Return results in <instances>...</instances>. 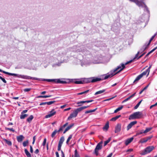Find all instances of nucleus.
<instances>
[{"label":"nucleus","instance_id":"obj_34","mask_svg":"<svg viewBox=\"0 0 157 157\" xmlns=\"http://www.w3.org/2000/svg\"><path fill=\"white\" fill-rule=\"evenodd\" d=\"M96 109H97V108H96L94 109H93V110H90L86 111H85V113H92V112H94L96 110Z\"/></svg>","mask_w":157,"mask_h":157},{"label":"nucleus","instance_id":"obj_25","mask_svg":"<svg viewBox=\"0 0 157 157\" xmlns=\"http://www.w3.org/2000/svg\"><path fill=\"white\" fill-rule=\"evenodd\" d=\"M142 75L140 74L134 80L133 83L136 82L137 81H138L142 77Z\"/></svg>","mask_w":157,"mask_h":157},{"label":"nucleus","instance_id":"obj_56","mask_svg":"<svg viewBox=\"0 0 157 157\" xmlns=\"http://www.w3.org/2000/svg\"><path fill=\"white\" fill-rule=\"evenodd\" d=\"M140 52H138L137 53V54L135 56V58H134V59H138L137 58H138V55L140 53Z\"/></svg>","mask_w":157,"mask_h":157},{"label":"nucleus","instance_id":"obj_43","mask_svg":"<svg viewBox=\"0 0 157 157\" xmlns=\"http://www.w3.org/2000/svg\"><path fill=\"white\" fill-rule=\"evenodd\" d=\"M149 85H147V86L145 87L139 93V94H141L145 90H146L148 87Z\"/></svg>","mask_w":157,"mask_h":157},{"label":"nucleus","instance_id":"obj_44","mask_svg":"<svg viewBox=\"0 0 157 157\" xmlns=\"http://www.w3.org/2000/svg\"><path fill=\"white\" fill-rule=\"evenodd\" d=\"M110 140V139L109 138L107 140L105 141L104 143V146L106 145L108 143Z\"/></svg>","mask_w":157,"mask_h":157},{"label":"nucleus","instance_id":"obj_10","mask_svg":"<svg viewBox=\"0 0 157 157\" xmlns=\"http://www.w3.org/2000/svg\"><path fill=\"white\" fill-rule=\"evenodd\" d=\"M157 32L156 33H155L154 34V35L151 37L150 40H149V42L148 43L147 45L145 44L143 46V48L141 49V51H144L147 48L148 46L150 44L151 41L153 40V39L154 38L155 36L157 35Z\"/></svg>","mask_w":157,"mask_h":157},{"label":"nucleus","instance_id":"obj_12","mask_svg":"<svg viewBox=\"0 0 157 157\" xmlns=\"http://www.w3.org/2000/svg\"><path fill=\"white\" fill-rule=\"evenodd\" d=\"M56 113V112L55 111L54 109H53L49 112L48 114L45 116V118H49L54 115Z\"/></svg>","mask_w":157,"mask_h":157},{"label":"nucleus","instance_id":"obj_41","mask_svg":"<svg viewBox=\"0 0 157 157\" xmlns=\"http://www.w3.org/2000/svg\"><path fill=\"white\" fill-rule=\"evenodd\" d=\"M28 143L29 142L28 140L24 141L23 143V146L24 147H26L28 145Z\"/></svg>","mask_w":157,"mask_h":157},{"label":"nucleus","instance_id":"obj_57","mask_svg":"<svg viewBox=\"0 0 157 157\" xmlns=\"http://www.w3.org/2000/svg\"><path fill=\"white\" fill-rule=\"evenodd\" d=\"M157 48V47H155L154 49H152L151 51H150L149 52L150 54L153 52L154 51H155Z\"/></svg>","mask_w":157,"mask_h":157},{"label":"nucleus","instance_id":"obj_8","mask_svg":"<svg viewBox=\"0 0 157 157\" xmlns=\"http://www.w3.org/2000/svg\"><path fill=\"white\" fill-rule=\"evenodd\" d=\"M92 63V62L89 60H83L81 61V65L82 67H87L90 65Z\"/></svg>","mask_w":157,"mask_h":157},{"label":"nucleus","instance_id":"obj_4","mask_svg":"<svg viewBox=\"0 0 157 157\" xmlns=\"http://www.w3.org/2000/svg\"><path fill=\"white\" fill-rule=\"evenodd\" d=\"M143 116V114L141 112H137L134 113L130 115L129 117V120L139 119Z\"/></svg>","mask_w":157,"mask_h":157},{"label":"nucleus","instance_id":"obj_33","mask_svg":"<svg viewBox=\"0 0 157 157\" xmlns=\"http://www.w3.org/2000/svg\"><path fill=\"white\" fill-rule=\"evenodd\" d=\"M4 140L8 145L10 146L12 145V143L10 141L6 139H4Z\"/></svg>","mask_w":157,"mask_h":157},{"label":"nucleus","instance_id":"obj_60","mask_svg":"<svg viewBox=\"0 0 157 157\" xmlns=\"http://www.w3.org/2000/svg\"><path fill=\"white\" fill-rule=\"evenodd\" d=\"M133 151V149H128L127 151H126V152H131V151Z\"/></svg>","mask_w":157,"mask_h":157},{"label":"nucleus","instance_id":"obj_6","mask_svg":"<svg viewBox=\"0 0 157 157\" xmlns=\"http://www.w3.org/2000/svg\"><path fill=\"white\" fill-rule=\"evenodd\" d=\"M101 80L100 78L91 77L88 78H83L84 82L85 83L94 82L100 81Z\"/></svg>","mask_w":157,"mask_h":157},{"label":"nucleus","instance_id":"obj_51","mask_svg":"<svg viewBox=\"0 0 157 157\" xmlns=\"http://www.w3.org/2000/svg\"><path fill=\"white\" fill-rule=\"evenodd\" d=\"M144 131L143 130H141V131H140L139 132H137V134L140 135L141 134H142V133H144Z\"/></svg>","mask_w":157,"mask_h":157},{"label":"nucleus","instance_id":"obj_39","mask_svg":"<svg viewBox=\"0 0 157 157\" xmlns=\"http://www.w3.org/2000/svg\"><path fill=\"white\" fill-rule=\"evenodd\" d=\"M74 124H71V125H69L66 128V129L68 131L74 125Z\"/></svg>","mask_w":157,"mask_h":157},{"label":"nucleus","instance_id":"obj_19","mask_svg":"<svg viewBox=\"0 0 157 157\" xmlns=\"http://www.w3.org/2000/svg\"><path fill=\"white\" fill-rule=\"evenodd\" d=\"M89 106H87L81 107L80 108L76 109H75V110L78 113L81 112L82 110L88 107Z\"/></svg>","mask_w":157,"mask_h":157},{"label":"nucleus","instance_id":"obj_14","mask_svg":"<svg viewBox=\"0 0 157 157\" xmlns=\"http://www.w3.org/2000/svg\"><path fill=\"white\" fill-rule=\"evenodd\" d=\"M137 121H133L131 122L129 124L127 127V130L128 131L134 125L136 124Z\"/></svg>","mask_w":157,"mask_h":157},{"label":"nucleus","instance_id":"obj_55","mask_svg":"<svg viewBox=\"0 0 157 157\" xmlns=\"http://www.w3.org/2000/svg\"><path fill=\"white\" fill-rule=\"evenodd\" d=\"M64 128V127H63V126H62V127H61L59 129V130L57 131L58 132H59L61 131L62 130H63V128Z\"/></svg>","mask_w":157,"mask_h":157},{"label":"nucleus","instance_id":"obj_3","mask_svg":"<svg viewBox=\"0 0 157 157\" xmlns=\"http://www.w3.org/2000/svg\"><path fill=\"white\" fill-rule=\"evenodd\" d=\"M40 80L39 81H46L48 82H53L55 83L65 84L67 83L66 82L64 81V79H45L43 78H40Z\"/></svg>","mask_w":157,"mask_h":157},{"label":"nucleus","instance_id":"obj_35","mask_svg":"<svg viewBox=\"0 0 157 157\" xmlns=\"http://www.w3.org/2000/svg\"><path fill=\"white\" fill-rule=\"evenodd\" d=\"M27 116L28 115L27 114H21L20 116V118L21 119H23L25 117H27Z\"/></svg>","mask_w":157,"mask_h":157},{"label":"nucleus","instance_id":"obj_9","mask_svg":"<svg viewBox=\"0 0 157 157\" xmlns=\"http://www.w3.org/2000/svg\"><path fill=\"white\" fill-rule=\"evenodd\" d=\"M103 62L102 58L101 57H100L95 58L92 63H93L94 64H99L102 63Z\"/></svg>","mask_w":157,"mask_h":157},{"label":"nucleus","instance_id":"obj_50","mask_svg":"<svg viewBox=\"0 0 157 157\" xmlns=\"http://www.w3.org/2000/svg\"><path fill=\"white\" fill-rule=\"evenodd\" d=\"M46 138H44L42 144L43 146H44L45 145L46 142Z\"/></svg>","mask_w":157,"mask_h":157},{"label":"nucleus","instance_id":"obj_30","mask_svg":"<svg viewBox=\"0 0 157 157\" xmlns=\"http://www.w3.org/2000/svg\"><path fill=\"white\" fill-rule=\"evenodd\" d=\"M121 116L120 115L119 116H116L115 117H113L110 120V121H115L118 118L120 117Z\"/></svg>","mask_w":157,"mask_h":157},{"label":"nucleus","instance_id":"obj_17","mask_svg":"<svg viewBox=\"0 0 157 157\" xmlns=\"http://www.w3.org/2000/svg\"><path fill=\"white\" fill-rule=\"evenodd\" d=\"M121 124H118L115 127V133H117L121 131Z\"/></svg>","mask_w":157,"mask_h":157},{"label":"nucleus","instance_id":"obj_32","mask_svg":"<svg viewBox=\"0 0 157 157\" xmlns=\"http://www.w3.org/2000/svg\"><path fill=\"white\" fill-rule=\"evenodd\" d=\"M152 128H146L145 130L144 131V133H147L148 132L150 131L152 129Z\"/></svg>","mask_w":157,"mask_h":157},{"label":"nucleus","instance_id":"obj_63","mask_svg":"<svg viewBox=\"0 0 157 157\" xmlns=\"http://www.w3.org/2000/svg\"><path fill=\"white\" fill-rule=\"evenodd\" d=\"M135 93H134V94L131 95L128 98H131L132 97H133L135 95Z\"/></svg>","mask_w":157,"mask_h":157},{"label":"nucleus","instance_id":"obj_37","mask_svg":"<svg viewBox=\"0 0 157 157\" xmlns=\"http://www.w3.org/2000/svg\"><path fill=\"white\" fill-rule=\"evenodd\" d=\"M74 157H80L76 150H75V151Z\"/></svg>","mask_w":157,"mask_h":157},{"label":"nucleus","instance_id":"obj_38","mask_svg":"<svg viewBox=\"0 0 157 157\" xmlns=\"http://www.w3.org/2000/svg\"><path fill=\"white\" fill-rule=\"evenodd\" d=\"M57 132H58L57 130H55L53 132L51 135L52 137H54Z\"/></svg>","mask_w":157,"mask_h":157},{"label":"nucleus","instance_id":"obj_13","mask_svg":"<svg viewBox=\"0 0 157 157\" xmlns=\"http://www.w3.org/2000/svg\"><path fill=\"white\" fill-rule=\"evenodd\" d=\"M73 82L76 84H82L84 83L83 78L81 79H73Z\"/></svg>","mask_w":157,"mask_h":157},{"label":"nucleus","instance_id":"obj_58","mask_svg":"<svg viewBox=\"0 0 157 157\" xmlns=\"http://www.w3.org/2000/svg\"><path fill=\"white\" fill-rule=\"evenodd\" d=\"M157 48V47H155L154 49H152L151 51H150L149 52L150 54L153 52L154 51H155Z\"/></svg>","mask_w":157,"mask_h":157},{"label":"nucleus","instance_id":"obj_40","mask_svg":"<svg viewBox=\"0 0 157 157\" xmlns=\"http://www.w3.org/2000/svg\"><path fill=\"white\" fill-rule=\"evenodd\" d=\"M72 137V135H71L69 136L68 137V138L67 140V141H66V143L67 144H68V142H69L70 140L71 139Z\"/></svg>","mask_w":157,"mask_h":157},{"label":"nucleus","instance_id":"obj_53","mask_svg":"<svg viewBox=\"0 0 157 157\" xmlns=\"http://www.w3.org/2000/svg\"><path fill=\"white\" fill-rule=\"evenodd\" d=\"M157 105V102L155 104L152 105L150 106V109H151L152 107H155Z\"/></svg>","mask_w":157,"mask_h":157},{"label":"nucleus","instance_id":"obj_15","mask_svg":"<svg viewBox=\"0 0 157 157\" xmlns=\"http://www.w3.org/2000/svg\"><path fill=\"white\" fill-rule=\"evenodd\" d=\"M77 115L78 113L75 110L72 113H71L70 116L68 117V120H69V119L71 118L76 117L77 116Z\"/></svg>","mask_w":157,"mask_h":157},{"label":"nucleus","instance_id":"obj_45","mask_svg":"<svg viewBox=\"0 0 157 157\" xmlns=\"http://www.w3.org/2000/svg\"><path fill=\"white\" fill-rule=\"evenodd\" d=\"M89 90H87L86 91H84L83 92L79 93L78 94H77L78 95H81V94H84L88 92H89Z\"/></svg>","mask_w":157,"mask_h":157},{"label":"nucleus","instance_id":"obj_5","mask_svg":"<svg viewBox=\"0 0 157 157\" xmlns=\"http://www.w3.org/2000/svg\"><path fill=\"white\" fill-rule=\"evenodd\" d=\"M155 148V147L153 146H151L147 147L140 153L142 155H144L148 154L151 152Z\"/></svg>","mask_w":157,"mask_h":157},{"label":"nucleus","instance_id":"obj_1","mask_svg":"<svg viewBox=\"0 0 157 157\" xmlns=\"http://www.w3.org/2000/svg\"><path fill=\"white\" fill-rule=\"evenodd\" d=\"M132 60L124 64L123 63L121 64L118 66L117 68L114 70L113 71H111L110 72L105 75L104 78V79H106L109 78H110L116 74L117 73L120 72L125 68V65L132 62Z\"/></svg>","mask_w":157,"mask_h":157},{"label":"nucleus","instance_id":"obj_16","mask_svg":"<svg viewBox=\"0 0 157 157\" xmlns=\"http://www.w3.org/2000/svg\"><path fill=\"white\" fill-rule=\"evenodd\" d=\"M151 67V66L150 65L148 68L147 70L140 74V75H142V77H143L144 75H145L147 74V75H149L150 72V70Z\"/></svg>","mask_w":157,"mask_h":157},{"label":"nucleus","instance_id":"obj_20","mask_svg":"<svg viewBox=\"0 0 157 157\" xmlns=\"http://www.w3.org/2000/svg\"><path fill=\"white\" fill-rule=\"evenodd\" d=\"M152 137V136H148L147 138L143 139L140 141V142L141 143H144L147 142L148 140H150Z\"/></svg>","mask_w":157,"mask_h":157},{"label":"nucleus","instance_id":"obj_61","mask_svg":"<svg viewBox=\"0 0 157 157\" xmlns=\"http://www.w3.org/2000/svg\"><path fill=\"white\" fill-rule=\"evenodd\" d=\"M30 151L31 153H33V148L31 146H30Z\"/></svg>","mask_w":157,"mask_h":157},{"label":"nucleus","instance_id":"obj_22","mask_svg":"<svg viewBox=\"0 0 157 157\" xmlns=\"http://www.w3.org/2000/svg\"><path fill=\"white\" fill-rule=\"evenodd\" d=\"M92 101H93L92 100H90V101H81L80 102H78L77 103V104H79V105H78V106H80L82 105L81 104L84 103L86 102L89 103V102H91Z\"/></svg>","mask_w":157,"mask_h":157},{"label":"nucleus","instance_id":"obj_52","mask_svg":"<svg viewBox=\"0 0 157 157\" xmlns=\"http://www.w3.org/2000/svg\"><path fill=\"white\" fill-rule=\"evenodd\" d=\"M30 90H31L30 88H26V89H24V91L25 92H28V91H30Z\"/></svg>","mask_w":157,"mask_h":157},{"label":"nucleus","instance_id":"obj_26","mask_svg":"<svg viewBox=\"0 0 157 157\" xmlns=\"http://www.w3.org/2000/svg\"><path fill=\"white\" fill-rule=\"evenodd\" d=\"M33 118V115H31L27 119V121L29 123H30Z\"/></svg>","mask_w":157,"mask_h":157},{"label":"nucleus","instance_id":"obj_11","mask_svg":"<svg viewBox=\"0 0 157 157\" xmlns=\"http://www.w3.org/2000/svg\"><path fill=\"white\" fill-rule=\"evenodd\" d=\"M65 52H59L57 55V58L59 59L62 60L63 59L64 56L66 55Z\"/></svg>","mask_w":157,"mask_h":157},{"label":"nucleus","instance_id":"obj_31","mask_svg":"<svg viewBox=\"0 0 157 157\" xmlns=\"http://www.w3.org/2000/svg\"><path fill=\"white\" fill-rule=\"evenodd\" d=\"M123 107V106H121L118 107V108H117L116 110H115V111H114V113H117V112H118V111H119L120 110L122 109Z\"/></svg>","mask_w":157,"mask_h":157},{"label":"nucleus","instance_id":"obj_59","mask_svg":"<svg viewBox=\"0 0 157 157\" xmlns=\"http://www.w3.org/2000/svg\"><path fill=\"white\" fill-rule=\"evenodd\" d=\"M157 48V47H155L154 49H152L151 51H150L149 52L150 54L153 52L154 51H155Z\"/></svg>","mask_w":157,"mask_h":157},{"label":"nucleus","instance_id":"obj_7","mask_svg":"<svg viewBox=\"0 0 157 157\" xmlns=\"http://www.w3.org/2000/svg\"><path fill=\"white\" fill-rule=\"evenodd\" d=\"M102 141H101L98 143L96 146L94 152L95 154L97 155L98 154V150L101 149L102 147Z\"/></svg>","mask_w":157,"mask_h":157},{"label":"nucleus","instance_id":"obj_21","mask_svg":"<svg viewBox=\"0 0 157 157\" xmlns=\"http://www.w3.org/2000/svg\"><path fill=\"white\" fill-rule=\"evenodd\" d=\"M134 139L133 137H132L129 138L125 141V144L126 145H128L129 144L131 143Z\"/></svg>","mask_w":157,"mask_h":157},{"label":"nucleus","instance_id":"obj_36","mask_svg":"<svg viewBox=\"0 0 157 157\" xmlns=\"http://www.w3.org/2000/svg\"><path fill=\"white\" fill-rule=\"evenodd\" d=\"M142 100H141L140 101H139L137 104V105L134 107V109H136L139 106L140 104L141 103Z\"/></svg>","mask_w":157,"mask_h":157},{"label":"nucleus","instance_id":"obj_27","mask_svg":"<svg viewBox=\"0 0 157 157\" xmlns=\"http://www.w3.org/2000/svg\"><path fill=\"white\" fill-rule=\"evenodd\" d=\"M25 152L28 157H32L30 154L29 153L27 149H25Z\"/></svg>","mask_w":157,"mask_h":157},{"label":"nucleus","instance_id":"obj_42","mask_svg":"<svg viewBox=\"0 0 157 157\" xmlns=\"http://www.w3.org/2000/svg\"><path fill=\"white\" fill-rule=\"evenodd\" d=\"M149 85H147V86L145 87L139 93V94H141L145 90H146L148 87Z\"/></svg>","mask_w":157,"mask_h":157},{"label":"nucleus","instance_id":"obj_46","mask_svg":"<svg viewBox=\"0 0 157 157\" xmlns=\"http://www.w3.org/2000/svg\"><path fill=\"white\" fill-rule=\"evenodd\" d=\"M51 96V95H45V96H38V98H48V97H50Z\"/></svg>","mask_w":157,"mask_h":157},{"label":"nucleus","instance_id":"obj_23","mask_svg":"<svg viewBox=\"0 0 157 157\" xmlns=\"http://www.w3.org/2000/svg\"><path fill=\"white\" fill-rule=\"evenodd\" d=\"M24 138V137L23 135H20L17 137V140L18 142H21Z\"/></svg>","mask_w":157,"mask_h":157},{"label":"nucleus","instance_id":"obj_62","mask_svg":"<svg viewBox=\"0 0 157 157\" xmlns=\"http://www.w3.org/2000/svg\"><path fill=\"white\" fill-rule=\"evenodd\" d=\"M27 112V110H24L22 112H21V114H24L25 113H26Z\"/></svg>","mask_w":157,"mask_h":157},{"label":"nucleus","instance_id":"obj_18","mask_svg":"<svg viewBox=\"0 0 157 157\" xmlns=\"http://www.w3.org/2000/svg\"><path fill=\"white\" fill-rule=\"evenodd\" d=\"M89 106H87L81 107L80 108L76 109H75V110L78 113L81 112L82 110L88 107Z\"/></svg>","mask_w":157,"mask_h":157},{"label":"nucleus","instance_id":"obj_48","mask_svg":"<svg viewBox=\"0 0 157 157\" xmlns=\"http://www.w3.org/2000/svg\"><path fill=\"white\" fill-rule=\"evenodd\" d=\"M6 129L7 130H9L10 131H11L13 132H15L13 128H6Z\"/></svg>","mask_w":157,"mask_h":157},{"label":"nucleus","instance_id":"obj_47","mask_svg":"<svg viewBox=\"0 0 157 157\" xmlns=\"http://www.w3.org/2000/svg\"><path fill=\"white\" fill-rule=\"evenodd\" d=\"M55 102V101H51L49 102H46V103L48 105H50L54 103V102Z\"/></svg>","mask_w":157,"mask_h":157},{"label":"nucleus","instance_id":"obj_49","mask_svg":"<svg viewBox=\"0 0 157 157\" xmlns=\"http://www.w3.org/2000/svg\"><path fill=\"white\" fill-rule=\"evenodd\" d=\"M0 79L2 80V81L5 83H6V81L5 78H2L1 76H0Z\"/></svg>","mask_w":157,"mask_h":157},{"label":"nucleus","instance_id":"obj_54","mask_svg":"<svg viewBox=\"0 0 157 157\" xmlns=\"http://www.w3.org/2000/svg\"><path fill=\"white\" fill-rule=\"evenodd\" d=\"M62 145V144H58V151L60 150L61 148Z\"/></svg>","mask_w":157,"mask_h":157},{"label":"nucleus","instance_id":"obj_24","mask_svg":"<svg viewBox=\"0 0 157 157\" xmlns=\"http://www.w3.org/2000/svg\"><path fill=\"white\" fill-rule=\"evenodd\" d=\"M109 128V123L108 122L105 124V126L103 127V129L104 131H107L108 128Z\"/></svg>","mask_w":157,"mask_h":157},{"label":"nucleus","instance_id":"obj_64","mask_svg":"<svg viewBox=\"0 0 157 157\" xmlns=\"http://www.w3.org/2000/svg\"><path fill=\"white\" fill-rule=\"evenodd\" d=\"M113 153H111L109 155H108L107 157H111L112 156Z\"/></svg>","mask_w":157,"mask_h":157},{"label":"nucleus","instance_id":"obj_2","mask_svg":"<svg viewBox=\"0 0 157 157\" xmlns=\"http://www.w3.org/2000/svg\"><path fill=\"white\" fill-rule=\"evenodd\" d=\"M0 72H2L4 74L11 75V76H15L19 78H21L24 79H33L35 80H40L39 78H36L35 77H32L29 76L24 75H19L16 74L14 73H12L9 72H7L5 71H2V70L0 69Z\"/></svg>","mask_w":157,"mask_h":157},{"label":"nucleus","instance_id":"obj_28","mask_svg":"<svg viewBox=\"0 0 157 157\" xmlns=\"http://www.w3.org/2000/svg\"><path fill=\"white\" fill-rule=\"evenodd\" d=\"M105 91V90L103 89L101 90H99L96 92L95 93V95H98L99 94H101Z\"/></svg>","mask_w":157,"mask_h":157},{"label":"nucleus","instance_id":"obj_29","mask_svg":"<svg viewBox=\"0 0 157 157\" xmlns=\"http://www.w3.org/2000/svg\"><path fill=\"white\" fill-rule=\"evenodd\" d=\"M64 140V137L62 136L61 137V138L60 139L59 144H62L63 141Z\"/></svg>","mask_w":157,"mask_h":157}]
</instances>
